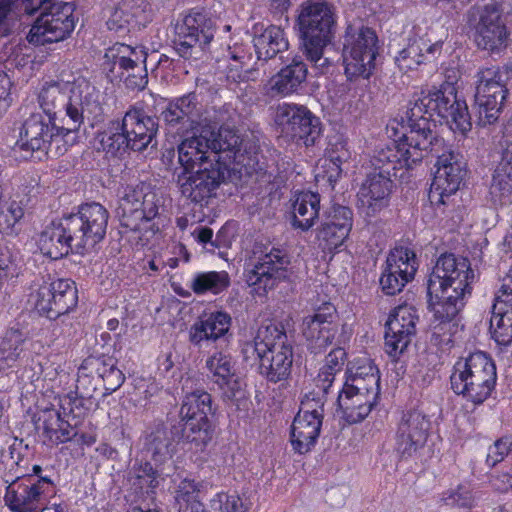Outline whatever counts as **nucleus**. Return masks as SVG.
Wrapping results in <instances>:
<instances>
[{"mask_svg":"<svg viewBox=\"0 0 512 512\" xmlns=\"http://www.w3.org/2000/svg\"><path fill=\"white\" fill-rule=\"evenodd\" d=\"M100 93L91 84L57 81L46 83L38 100L44 116L56 131L78 132L85 119L93 127L103 121Z\"/></svg>","mask_w":512,"mask_h":512,"instance_id":"nucleus-4","label":"nucleus"},{"mask_svg":"<svg viewBox=\"0 0 512 512\" xmlns=\"http://www.w3.org/2000/svg\"><path fill=\"white\" fill-rule=\"evenodd\" d=\"M379 395L367 392H353L341 389L337 403L342 413V418L349 424L363 421L377 405Z\"/></svg>","mask_w":512,"mask_h":512,"instance_id":"nucleus-36","label":"nucleus"},{"mask_svg":"<svg viewBox=\"0 0 512 512\" xmlns=\"http://www.w3.org/2000/svg\"><path fill=\"white\" fill-rule=\"evenodd\" d=\"M512 451V437L506 436L497 440L493 446L490 447L487 455L486 462L495 466L498 462L502 461L506 455Z\"/></svg>","mask_w":512,"mask_h":512,"instance_id":"nucleus-62","label":"nucleus"},{"mask_svg":"<svg viewBox=\"0 0 512 512\" xmlns=\"http://www.w3.org/2000/svg\"><path fill=\"white\" fill-rule=\"evenodd\" d=\"M353 212L350 208L338 204H334L330 211L328 212L327 219L325 222H328L332 225L339 227V225L348 224V231L352 229L353 223Z\"/></svg>","mask_w":512,"mask_h":512,"instance_id":"nucleus-63","label":"nucleus"},{"mask_svg":"<svg viewBox=\"0 0 512 512\" xmlns=\"http://www.w3.org/2000/svg\"><path fill=\"white\" fill-rule=\"evenodd\" d=\"M346 359V352L343 348L337 347L326 356L325 365L321 368L315 383L316 388L323 394H328L335 379V375L343 368Z\"/></svg>","mask_w":512,"mask_h":512,"instance_id":"nucleus-49","label":"nucleus"},{"mask_svg":"<svg viewBox=\"0 0 512 512\" xmlns=\"http://www.w3.org/2000/svg\"><path fill=\"white\" fill-rule=\"evenodd\" d=\"M507 95V87L492 81L485 82L478 77L474 105L477 125L486 127L494 124L503 110Z\"/></svg>","mask_w":512,"mask_h":512,"instance_id":"nucleus-31","label":"nucleus"},{"mask_svg":"<svg viewBox=\"0 0 512 512\" xmlns=\"http://www.w3.org/2000/svg\"><path fill=\"white\" fill-rule=\"evenodd\" d=\"M176 183L182 196L194 203L202 205L207 203L210 198L216 196L217 190L211 188L208 183L201 182L188 171L177 174Z\"/></svg>","mask_w":512,"mask_h":512,"instance_id":"nucleus-47","label":"nucleus"},{"mask_svg":"<svg viewBox=\"0 0 512 512\" xmlns=\"http://www.w3.org/2000/svg\"><path fill=\"white\" fill-rule=\"evenodd\" d=\"M497 379L493 360L484 352L478 351L465 358H459L450 375L453 392L475 405L482 404L495 388Z\"/></svg>","mask_w":512,"mask_h":512,"instance_id":"nucleus-9","label":"nucleus"},{"mask_svg":"<svg viewBox=\"0 0 512 512\" xmlns=\"http://www.w3.org/2000/svg\"><path fill=\"white\" fill-rule=\"evenodd\" d=\"M217 30L216 20L206 11L192 9L175 26L174 49L184 59H199Z\"/></svg>","mask_w":512,"mask_h":512,"instance_id":"nucleus-16","label":"nucleus"},{"mask_svg":"<svg viewBox=\"0 0 512 512\" xmlns=\"http://www.w3.org/2000/svg\"><path fill=\"white\" fill-rule=\"evenodd\" d=\"M91 374L90 369H83L82 363L79 368L74 394L81 395L89 399H97L95 397V392L97 391L99 380Z\"/></svg>","mask_w":512,"mask_h":512,"instance_id":"nucleus-57","label":"nucleus"},{"mask_svg":"<svg viewBox=\"0 0 512 512\" xmlns=\"http://www.w3.org/2000/svg\"><path fill=\"white\" fill-rule=\"evenodd\" d=\"M242 354L246 362H258V372L268 382L286 381L291 375L293 345L280 325L260 326L253 341L243 345Z\"/></svg>","mask_w":512,"mask_h":512,"instance_id":"nucleus-7","label":"nucleus"},{"mask_svg":"<svg viewBox=\"0 0 512 512\" xmlns=\"http://www.w3.org/2000/svg\"><path fill=\"white\" fill-rule=\"evenodd\" d=\"M430 425L427 415L419 410H409L402 414L395 437V449L401 458H410L424 447Z\"/></svg>","mask_w":512,"mask_h":512,"instance_id":"nucleus-28","label":"nucleus"},{"mask_svg":"<svg viewBox=\"0 0 512 512\" xmlns=\"http://www.w3.org/2000/svg\"><path fill=\"white\" fill-rule=\"evenodd\" d=\"M24 11L33 15L42 10L32 25L27 40L34 45H45L64 40L74 30L75 5L72 2L51 0H24Z\"/></svg>","mask_w":512,"mask_h":512,"instance_id":"nucleus-11","label":"nucleus"},{"mask_svg":"<svg viewBox=\"0 0 512 512\" xmlns=\"http://www.w3.org/2000/svg\"><path fill=\"white\" fill-rule=\"evenodd\" d=\"M512 192V170L498 164L492 175L490 193L495 198H505Z\"/></svg>","mask_w":512,"mask_h":512,"instance_id":"nucleus-56","label":"nucleus"},{"mask_svg":"<svg viewBox=\"0 0 512 512\" xmlns=\"http://www.w3.org/2000/svg\"><path fill=\"white\" fill-rule=\"evenodd\" d=\"M297 11L300 50L316 73L323 74L330 66L324 50L335 36V8L327 0H305Z\"/></svg>","mask_w":512,"mask_h":512,"instance_id":"nucleus-6","label":"nucleus"},{"mask_svg":"<svg viewBox=\"0 0 512 512\" xmlns=\"http://www.w3.org/2000/svg\"><path fill=\"white\" fill-rule=\"evenodd\" d=\"M147 57L148 53L142 46L116 43L106 51L104 65L113 76L124 79L128 88L141 90L148 83Z\"/></svg>","mask_w":512,"mask_h":512,"instance_id":"nucleus-20","label":"nucleus"},{"mask_svg":"<svg viewBox=\"0 0 512 512\" xmlns=\"http://www.w3.org/2000/svg\"><path fill=\"white\" fill-rule=\"evenodd\" d=\"M477 77L484 79L485 82L492 81L499 86H505L512 80V63L503 65L502 67H488L478 71Z\"/></svg>","mask_w":512,"mask_h":512,"instance_id":"nucleus-58","label":"nucleus"},{"mask_svg":"<svg viewBox=\"0 0 512 512\" xmlns=\"http://www.w3.org/2000/svg\"><path fill=\"white\" fill-rule=\"evenodd\" d=\"M231 316L223 311L204 314L190 327L189 341L200 346L203 341H216L228 333Z\"/></svg>","mask_w":512,"mask_h":512,"instance_id":"nucleus-37","label":"nucleus"},{"mask_svg":"<svg viewBox=\"0 0 512 512\" xmlns=\"http://www.w3.org/2000/svg\"><path fill=\"white\" fill-rule=\"evenodd\" d=\"M446 505H456L459 507H471L474 499L471 491L464 486H459L457 490L448 491L443 496Z\"/></svg>","mask_w":512,"mask_h":512,"instance_id":"nucleus-64","label":"nucleus"},{"mask_svg":"<svg viewBox=\"0 0 512 512\" xmlns=\"http://www.w3.org/2000/svg\"><path fill=\"white\" fill-rule=\"evenodd\" d=\"M28 303L41 316L55 320L76 307L78 295L75 282L48 275L30 292Z\"/></svg>","mask_w":512,"mask_h":512,"instance_id":"nucleus-17","label":"nucleus"},{"mask_svg":"<svg viewBox=\"0 0 512 512\" xmlns=\"http://www.w3.org/2000/svg\"><path fill=\"white\" fill-rule=\"evenodd\" d=\"M0 471L3 470V479L10 473L15 471H25L21 466L23 461L22 449L23 440L15 436L5 434L0 436Z\"/></svg>","mask_w":512,"mask_h":512,"instance_id":"nucleus-45","label":"nucleus"},{"mask_svg":"<svg viewBox=\"0 0 512 512\" xmlns=\"http://www.w3.org/2000/svg\"><path fill=\"white\" fill-rule=\"evenodd\" d=\"M253 45L234 42L228 45L226 58V78L230 83L240 84L256 81L258 69L251 66L253 61Z\"/></svg>","mask_w":512,"mask_h":512,"instance_id":"nucleus-34","label":"nucleus"},{"mask_svg":"<svg viewBox=\"0 0 512 512\" xmlns=\"http://www.w3.org/2000/svg\"><path fill=\"white\" fill-rule=\"evenodd\" d=\"M72 133L56 131L48 117L32 113L22 124L16 147L39 160L43 156L58 157L66 152L65 137Z\"/></svg>","mask_w":512,"mask_h":512,"instance_id":"nucleus-14","label":"nucleus"},{"mask_svg":"<svg viewBox=\"0 0 512 512\" xmlns=\"http://www.w3.org/2000/svg\"><path fill=\"white\" fill-rule=\"evenodd\" d=\"M147 3L143 0H122L107 21L110 31L125 34L136 25L148 21Z\"/></svg>","mask_w":512,"mask_h":512,"instance_id":"nucleus-38","label":"nucleus"},{"mask_svg":"<svg viewBox=\"0 0 512 512\" xmlns=\"http://www.w3.org/2000/svg\"><path fill=\"white\" fill-rule=\"evenodd\" d=\"M191 175L196 177L203 183H208L209 186L217 190L222 183H224L228 175V167L224 162L219 159L204 161L194 170L189 171Z\"/></svg>","mask_w":512,"mask_h":512,"instance_id":"nucleus-51","label":"nucleus"},{"mask_svg":"<svg viewBox=\"0 0 512 512\" xmlns=\"http://www.w3.org/2000/svg\"><path fill=\"white\" fill-rule=\"evenodd\" d=\"M347 225L337 227L328 222H323L317 232V238L322 249L333 252L340 248L350 233Z\"/></svg>","mask_w":512,"mask_h":512,"instance_id":"nucleus-54","label":"nucleus"},{"mask_svg":"<svg viewBox=\"0 0 512 512\" xmlns=\"http://www.w3.org/2000/svg\"><path fill=\"white\" fill-rule=\"evenodd\" d=\"M302 55H295L288 64L271 77L267 84V94L275 97H286L298 93L304 87L308 66Z\"/></svg>","mask_w":512,"mask_h":512,"instance_id":"nucleus-33","label":"nucleus"},{"mask_svg":"<svg viewBox=\"0 0 512 512\" xmlns=\"http://www.w3.org/2000/svg\"><path fill=\"white\" fill-rule=\"evenodd\" d=\"M320 196L317 193L300 194L293 203L292 225L302 231L309 230L319 216Z\"/></svg>","mask_w":512,"mask_h":512,"instance_id":"nucleus-44","label":"nucleus"},{"mask_svg":"<svg viewBox=\"0 0 512 512\" xmlns=\"http://www.w3.org/2000/svg\"><path fill=\"white\" fill-rule=\"evenodd\" d=\"M322 427L321 419L307 412L294 417L290 429V442L299 454L310 452L316 445Z\"/></svg>","mask_w":512,"mask_h":512,"instance_id":"nucleus-39","label":"nucleus"},{"mask_svg":"<svg viewBox=\"0 0 512 512\" xmlns=\"http://www.w3.org/2000/svg\"><path fill=\"white\" fill-rule=\"evenodd\" d=\"M418 321V311L411 305H399L390 314L386 323L385 351L394 361H397L411 344L416 335Z\"/></svg>","mask_w":512,"mask_h":512,"instance_id":"nucleus-24","label":"nucleus"},{"mask_svg":"<svg viewBox=\"0 0 512 512\" xmlns=\"http://www.w3.org/2000/svg\"><path fill=\"white\" fill-rule=\"evenodd\" d=\"M288 47V39L279 26L270 25L253 38V48L260 61H268L286 51Z\"/></svg>","mask_w":512,"mask_h":512,"instance_id":"nucleus-43","label":"nucleus"},{"mask_svg":"<svg viewBox=\"0 0 512 512\" xmlns=\"http://www.w3.org/2000/svg\"><path fill=\"white\" fill-rule=\"evenodd\" d=\"M159 119L142 108L130 107L121 120L109 121L98 133L100 149L111 156H120L129 150L144 151L156 137Z\"/></svg>","mask_w":512,"mask_h":512,"instance_id":"nucleus-8","label":"nucleus"},{"mask_svg":"<svg viewBox=\"0 0 512 512\" xmlns=\"http://www.w3.org/2000/svg\"><path fill=\"white\" fill-rule=\"evenodd\" d=\"M208 377L218 386L225 402H237L245 397L240 379L236 376L231 356L216 352L206 360Z\"/></svg>","mask_w":512,"mask_h":512,"instance_id":"nucleus-30","label":"nucleus"},{"mask_svg":"<svg viewBox=\"0 0 512 512\" xmlns=\"http://www.w3.org/2000/svg\"><path fill=\"white\" fill-rule=\"evenodd\" d=\"M204 107L195 92L170 100L160 113L168 134L182 135L193 130L203 114Z\"/></svg>","mask_w":512,"mask_h":512,"instance_id":"nucleus-25","label":"nucleus"},{"mask_svg":"<svg viewBox=\"0 0 512 512\" xmlns=\"http://www.w3.org/2000/svg\"><path fill=\"white\" fill-rule=\"evenodd\" d=\"M412 154L413 149L398 139L378 150L373 156V171L367 175L358 192L360 208L368 216H374L388 206L393 187L391 177H396V170L411 169L422 161L412 157Z\"/></svg>","mask_w":512,"mask_h":512,"instance_id":"nucleus-5","label":"nucleus"},{"mask_svg":"<svg viewBox=\"0 0 512 512\" xmlns=\"http://www.w3.org/2000/svg\"><path fill=\"white\" fill-rule=\"evenodd\" d=\"M83 369H90V373H95L98 380L103 382V396L115 392L125 380L123 372L117 367V360L111 356L88 357L83 361Z\"/></svg>","mask_w":512,"mask_h":512,"instance_id":"nucleus-42","label":"nucleus"},{"mask_svg":"<svg viewBox=\"0 0 512 512\" xmlns=\"http://www.w3.org/2000/svg\"><path fill=\"white\" fill-rule=\"evenodd\" d=\"M179 136L181 140L177 144V150H166V153L169 158H173L177 153L178 163L182 168L181 172H189L200 166V164H204V161L216 159V156L212 155L209 148L207 131H203L201 128L199 134L193 133L189 136L188 133H184L183 136Z\"/></svg>","mask_w":512,"mask_h":512,"instance_id":"nucleus-32","label":"nucleus"},{"mask_svg":"<svg viewBox=\"0 0 512 512\" xmlns=\"http://www.w3.org/2000/svg\"><path fill=\"white\" fill-rule=\"evenodd\" d=\"M60 420L61 413L54 408L41 409L33 415L32 421L35 430L44 438V444H51L57 426L60 425Z\"/></svg>","mask_w":512,"mask_h":512,"instance_id":"nucleus-53","label":"nucleus"},{"mask_svg":"<svg viewBox=\"0 0 512 512\" xmlns=\"http://www.w3.org/2000/svg\"><path fill=\"white\" fill-rule=\"evenodd\" d=\"M418 269L415 252L408 247H396L389 253L380 285L386 295H396L412 281Z\"/></svg>","mask_w":512,"mask_h":512,"instance_id":"nucleus-26","label":"nucleus"},{"mask_svg":"<svg viewBox=\"0 0 512 512\" xmlns=\"http://www.w3.org/2000/svg\"><path fill=\"white\" fill-rule=\"evenodd\" d=\"M202 129L207 131L210 151L216 157L219 153L232 155L242 140L236 131L230 127L221 126L217 130L211 127H202Z\"/></svg>","mask_w":512,"mask_h":512,"instance_id":"nucleus-48","label":"nucleus"},{"mask_svg":"<svg viewBox=\"0 0 512 512\" xmlns=\"http://www.w3.org/2000/svg\"><path fill=\"white\" fill-rule=\"evenodd\" d=\"M469 22L474 27L475 42L479 48L493 52L507 46L509 32L498 3L472 7Z\"/></svg>","mask_w":512,"mask_h":512,"instance_id":"nucleus-22","label":"nucleus"},{"mask_svg":"<svg viewBox=\"0 0 512 512\" xmlns=\"http://www.w3.org/2000/svg\"><path fill=\"white\" fill-rule=\"evenodd\" d=\"M474 278L467 258L444 253L437 259L426 282L433 345L444 348L452 344L460 313L472 293Z\"/></svg>","mask_w":512,"mask_h":512,"instance_id":"nucleus-2","label":"nucleus"},{"mask_svg":"<svg viewBox=\"0 0 512 512\" xmlns=\"http://www.w3.org/2000/svg\"><path fill=\"white\" fill-rule=\"evenodd\" d=\"M179 443H189L190 438L181 425L169 419V427L162 421L154 422L145 432L144 448L156 463H164L176 451Z\"/></svg>","mask_w":512,"mask_h":512,"instance_id":"nucleus-27","label":"nucleus"},{"mask_svg":"<svg viewBox=\"0 0 512 512\" xmlns=\"http://www.w3.org/2000/svg\"><path fill=\"white\" fill-rule=\"evenodd\" d=\"M326 150L330 164L342 165L350 158L347 142L341 135L331 136Z\"/></svg>","mask_w":512,"mask_h":512,"instance_id":"nucleus-59","label":"nucleus"},{"mask_svg":"<svg viewBox=\"0 0 512 512\" xmlns=\"http://www.w3.org/2000/svg\"><path fill=\"white\" fill-rule=\"evenodd\" d=\"M99 405L97 399H89L74 392L61 399V409L65 417L82 422L84 417Z\"/></svg>","mask_w":512,"mask_h":512,"instance_id":"nucleus-52","label":"nucleus"},{"mask_svg":"<svg viewBox=\"0 0 512 512\" xmlns=\"http://www.w3.org/2000/svg\"><path fill=\"white\" fill-rule=\"evenodd\" d=\"M327 394H323L319 389L317 391H313L307 395H305V398L301 402V408L297 414H305L306 412L311 414L312 416H315L318 419H321V422L323 421V406H324V397Z\"/></svg>","mask_w":512,"mask_h":512,"instance_id":"nucleus-60","label":"nucleus"},{"mask_svg":"<svg viewBox=\"0 0 512 512\" xmlns=\"http://www.w3.org/2000/svg\"><path fill=\"white\" fill-rule=\"evenodd\" d=\"M490 332L500 345L512 342V270L503 279L491 308Z\"/></svg>","mask_w":512,"mask_h":512,"instance_id":"nucleus-29","label":"nucleus"},{"mask_svg":"<svg viewBox=\"0 0 512 512\" xmlns=\"http://www.w3.org/2000/svg\"><path fill=\"white\" fill-rule=\"evenodd\" d=\"M275 121L283 133L306 147L315 146L322 137L323 125L320 118L304 105L296 103L279 105Z\"/></svg>","mask_w":512,"mask_h":512,"instance_id":"nucleus-21","label":"nucleus"},{"mask_svg":"<svg viewBox=\"0 0 512 512\" xmlns=\"http://www.w3.org/2000/svg\"><path fill=\"white\" fill-rule=\"evenodd\" d=\"M80 422L72 420L71 418L64 419L61 417L60 425L57 426L56 434L52 437L51 444L58 445L68 441H74L78 437V425Z\"/></svg>","mask_w":512,"mask_h":512,"instance_id":"nucleus-61","label":"nucleus"},{"mask_svg":"<svg viewBox=\"0 0 512 512\" xmlns=\"http://www.w3.org/2000/svg\"><path fill=\"white\" fill-rule=\"evenodd\" d=\"M109 212L98 202L82 204L76 213L52 221L38 236L41 253L58 260L70 252L89 253L106 236Z\"/></svg>","mask_w":512,"mask_h":512,"instance_id":"nucleus-3","label":"nucleus"},{"mask_svg":"<svg viewBox=\"0 0 512 512\" xmlns=\"http://www.w3.org/2000/svg\"><path fill=\"white\" fill-rule=\"evenodd\" d=\"M4 481L8 484L4 501L12 512H40L54 485L50 478L26 476L25 471L10 473Z\"/></svg>","mask_w":512,"mask_h":512,"instance_id":"nucleus-18","label":"nucleus"},{"mask_svg":"<svg viewBox=\"0 0 512 512\" xmlns=\"http://www.w3.org/2000/svg\"><path fill=\"white\" fill-rule=\"evenodd\" d=\"M187 379L183 384L184 396L178 412L173 419L181 425L190 438V444L203 449L213 439L214 426L209 418L214 414L212 396L203 389H191Z\"/></svg>","mask_w":512,"mask_h":512,"instance_id":"nucleus-12","label":"nucleus"},{"mask_svg":"<svg viewBox=\"0 0 512 512\" xmlns=\"http://www.w3.org/2000/svg\"><path fill=\"white\" fill-rule=\"evenodd\" d=\"M436 122L446 124L462 135L472 129L467 103L458 97L457 89L451 83L415 92L409 101L406 116L401 119L403 132L398 139L413 149L412 157L415 159H423L425 147L440 139L433 130Z\"/></svg>","mask_w":512,"mask_h":512,"instance_id":"nucleus-1","label":"nucleus"},{"mask_svg":"<svg viewBox=\"0 0 512 512\" xmlns=\"http://www.w3.org/2000/svg\"><path fill=\"white\" fill-rule=\"evenodd\" d=\"M378 42L376 32L370 27L349 25L346 28L342 57L345 75L350 81L370 77L378 55Z\"/></svg>","mask_w":512,"mask_h":512,"instance_id":"nucleus-15","label":"nucleus"},{"mask_svg":"<svg viewBox=\"0 0 512 512\" xmlns=\"http://www.w3.org/2000/svg\"><path fill=\"white\" fill-rule=\"evenodd\" d=\"M198 484L191 479H183L177 486L175 500L179 506V512H191L195 510L196 504L204 508L203 504L197 499Z\"/></svg>","mask_w":512,"mask_h":512,"instance_id":"nucleus-55","label":"nucleus"},{"mask_svg":"<svg viewBox=\"0 0 512 512\" xmlns=\"http://www.w3.org/2000/svg\"><path fill=\"white\" fill-rule=\"evenodd\" d=\"M28 332L19 325L6 330L0 341V371L16 367L26 356Z\"/></svg>","mask_w":512,"mask_h":512,"instance_id":"nucleus-41","label":"nucleus"},{"mask_svg":"<svg viewBox=\"0 0 512 512\" xmlns=\"http://www.w3.org/2000/svg\"><path fill=\"white\" fill-rule=\"evenodd\" d=\"M343 389L380 395V375L373 362L364 358L348 368Z\"/></svg>","mask_w":512,"mask_h":512,"instance_id":"nucleus-40","label":"nucleus"},{"mask_svg":"<svg viewBox=\"0 0 512 512\" xmlns=\"http://www.w3.org/2000/svg\"><path fill=\"white\" fill-rule=\"evenodd\" d=\"M442 51V43L429 44L423 38L410 40L395 57V63L403 72L417 69L421 64L434 61Z\"/></svg>","mask_w":512,"mask_h":512,"instance_id":"nucleus-35","label":"nucleus"},{"mask_svg":"<svg viewBox=\"0 0 512 512\" xmlns=\"http://www.w3.org/2000/svg\"><path fill=\"white\" fill-rule=\"evenodd\" d=\"M422 152L423 158L428 153L437 158L436 171L429 192L430 202L445 205L446 199L459 189L466 175L462 156L447 145L443 138L433 140Z\"/></svg>","mask_w":512,"mask_h":512,"instance_id":"nucleus-13","label":"nucleus"},{"mask_svg":"<svg viewBox=\"0 0 512 512\" xmlns=\"http://www.w3.org/2000/svg\"><path fill=\"white\" fill-rule=\"evenodd\" d=\"M226 157L248 175L264 169V163L260 161L259 146L252 140H241L233 154Z\"/></svg>","mask_w":512,"mask_h":512,"instance_id":"nucleus-46","label":"nucleus"},{"mask_svg":"<svg viewBox=\"0 0 512 512\" xmlns=\"http://www.w3.org/2000/svg\"><path fill=\"white\" fill-rule=\"evenodd\" d=\"M230 285V278L225 271H209L197 273L192 282L190 288L197 295H203L207 292L213 294H219Z\"/></svg>","mask_w":512,"mask_h":512,"instance_id":"nucleus-50","label":"nucleus"},{"mask_svg":"<svg viewBox=\"0 0 512 512\" xmlns=\"http://www.w3.org/2000/svg\"><path fill=\"white\" fill-rule=\"evenodd\" d=\"M305 346L315 356L324 353L333 344L338 333L339 317L335 306L324 303L302 320Z\"/></svg>","mask_w":512,"mask_h":512,"instance_id":"nucleus-23","label":"nucleus"},{"mask_svg":"<svg viewBox=\"0 0 512 512\" xmlns=\"http://www.w3.org/2000/svg\"><path fill=\"white\" fill-rule=\"evenodd\" d=\"M144 189V185L126 187L116 208L120 226L138 232L142 244L159 233L163 223L156 194Z\"/></svg>","mask_w":512,"mask_h":512,"instance_id":"nucleus-10","label":"nucleus"},{"mask_svg":"<svg viewBox=\"0 0 512 512\" xmlns=\"http://www.w3.org/2000/svg\"><path fill=\"white\" fill-rule=\"evenodd\" d=\"M290 257L284 250L272 248L250 259L245 268V280L252 292L264 296L289 276Z\"/></svg>","mask_w":512,"mask_h":512,"instance_id":"nucleus-19","label":"nucleus"}]
</instances>
